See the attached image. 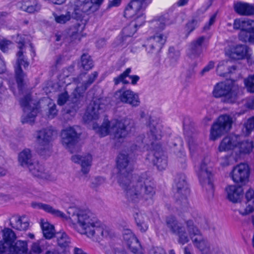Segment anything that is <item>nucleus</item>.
<instances>
[{"label":"nucleus","mask_w":254,"mask_h":254,"mask_svg":"<svg viewBox=\"0 0 254 254\" xmlns=\"http://www.w3.org/2000/svg\"><path fill=\"white\" fill-rule=\"evenodd\" d=\"M151 254H165L164 250L161 248H155L151 251Z\"/></svg>","instance_id":"60"},{"label":"nucleus","mask_w":254,"mask_h":254,"mask_svg":"<svg viewBox=\"0 0 254 254\" xmlns=\"http://www.w3.org/2000/svg\"><path fill=\"white\" fill-rule=\"evenodd\" d=\"M137 21L131 20L130 23L125 27L122 32V42L128 45L132 41V36L136 32L137 28L143 24H138Z\"/></svg>","instance_id":"22"},{"label":"nucleus","mask_w":254,"mask_h":254,"mask_svg":"<svg viewBox=\"0 0 254 254\" xmlns=\"http://www.w3.org/2000/svg\"><path fill=\"white\" fill-rule=\"evenodd\" d=\"M254 147L253 142L252 141H245L242 142L240 138V143L237 145L239 151L243 153H250Z\"/></svg>","instance_id":"39"},{"label":"nucleus","mask_w":254,"mask_h":254,"mask_svg":"<svg viewBox=\"0 0 254 254\" xmlns=\"http://www.w3.org/2000/svg\"><path fill=\"white\" fill-rule=\"evenodd\" d=\"M43 241H37L33 243L30 246V250L26 254H41L43 252Z\"/></svg>","instance_id":"41"},{"label":"nucleus","mask_w":254,"mask_h":254,"mask_svg":"<svg viewBox=\"0 0 254 254\" xmlns=\"http://www.w3.org/2000/svg\"><path fill=\"white\" fill-rule=\"evenodd\" d=\"M123 237L124 241L129 249L134 250L139 246L137 239L130 230H125L123 233Z\"/></svg>","instance_id":"31"},{"label":"nucleus","mask_w":254,"mask_h":254,"mask_svg":"<svg viewBox=\"0 0 254 254\" xmlns=\"http://www.w3.org/2000/svg\"><path fill=\"white\" fill-rule=\"evenodd\" d=\"M114 97L118 102L128 104L133 107H137L140 104L138 94L129 89L121 88L117 90L115 93Z\"/></svg>","instance_id":"16"},{"label":"nucleus","mask_w":254,"mask_h":254,"mask_svg":"<svg viewBox=\"0 0 254 254\" xmlns=\"http://www.w3.org/2000/svg\"><path fill=\"white\" fill-rule=\"evenodd\" d=\"M31 206L35 209H42L45 212L50 213L55 216L59 217L63 220H69L71 222L69 216L67 217L64 212L58 209H55L49 204L41 202H33L31 203ZM70 209V208L68 209V212ZM68 213L69 214L68 212Z\"/></svg>","instance_id":"23"},{"label":"nucleus","mask_w":254,"mask_h":254,"mask_svg":"<svg viewBox=\"0 0 254 254\" xmlns=\"http://www.w3.org/2000/svg\"><path fill=\"white\" fill-rule=\"evenodd\" d=\"M54 131L50 127L37 130L34 137L39 153L44 155L50 152L52 147Z\"/></svg>","instance_id":"10"},{"label":"nucleus","mask_w":254,"mask_h":254,"mask_svg":"<svg viewBox=\"0 0 254 254\" xmlns=\"http://www.w3.org/2000/svg\"><path fill=\"white\" fill-rule=\"evenodd\" d=\"M197 24V21L195 20H192L189 21L185 26V30L188 34L191 32L196 27Z\"/></svg>","instance_id":"52"},{"label":"nucleus","mask_w":254,"mask_h":254,"mask_svg":"<svg viewBox=\"0 0 254 254\" xmlns=\"http://www.w3.org/2000/svg\"><path fill=\"white\" fill-rule=\"evenodd\" d=\"M167 227L178 237L179 244L184 245L191 239L194 245L201 252L202 254H216L219 249L217 247L210 245L203 238L200 231L194 226L191 220L186 222V228L182 227L180 224L172 216L166 218Z\"/></svg>","instance_id":"2"},{"label":"nucleus","mask_w":254,"mask_h":254,"mask_svg":"<svg viewBox=\"0 0 254 254\" xmlns=\"http://www.w3.org/2000/svg\"><path fill=\"white\" fill-rule=\"evenodd\" d=\"M117 166L119 170L118 182L126 191L128 199L134 202L141 199L152 198L155 193L153 183L148 179L134 178L132 182L129 172L131 171L127 154L120 153L117 158Z\"/></svg>","instance_id":"1"},{"label":"nucleus","mask_w":254,"mask_h":254,"mask_svg":"<svg viewBox=\"0 0 254 254\" xmlns=\"http://www.w3.org/2000/svg\"><path fill=\"white\" fill-rule=\"evenodd\" d=\"M25 37L24 36L19 37V36H18L16 39V42L18 44V47L19 48V51L16 54L17 61L15 65V73L16 82L19 90L22 89L23 85V78L25 75L21 68V66L22 65L24 68H26L29 65V63L25 59L23 55L25 48L24 45L25 43Z\"/></svg>","instance_id":"9"},{"label":"nucleus","mask_w":254,"mask_h":254,"mask_svg":"<svg viewBox=\"0 0 254 254\" xmlns=\"http://www.w3.org/2000/svg\"><path fill=\"white\" fill-rule=\"evenodd\" d=\"M114 254H135V253L133 252L127 253L122 249L116 248L114 250Z\"/></svg>","instance_id":"61"},{"label":"nucleus","mask_w":254,"mask_h":254,"mask_svg":"<svg viewBox=\"0 0 254 254\" xmlns=\"http://www.w3.org/2000/svg\"><path fill=\"white\" fill-rule=\"evenodd\" d=\"M20 104L24 111L22 117V123L33 122L38 112V105H36L34 101L31 99L29 95L22 99Z\"/></svg>","instance_id":"13"},{"label":"nucleus","mask_w":254,"mask_h":254,"mask_svg":"<svg viewBox=\"0 0 254 254\" xmlns=\"http://www.w3.org/2000/svg\"><path fill=\"white\" fill-rule=\"evenodd\" d=\"M146 216L141 212L136 213L135 219L138 229L142 232H145L148 229V225L145 222Z\"/></svg>","instance_id":"40"},{"label":"nucleus","mask_w":254,"mask_h":254,"mask_svg":"<svg viewBox=\"0 0 254 254\" xmlns=\"http://www.w3.org/2000/svg\"><path fill=\"white\" fill-rule=\"evenodd\" d=\"M221 165L223 166H227L230 164V161L229 160V157L228 156H225L221 159Z\"/></svg>","instance_id":"63"},{"label":"nucleus","mask_w":254,"mask_h":254,"mask_svg":"<svg viewBox=\"0 0 254 254\" xmlns=\"http://www.w3.org/2000/svg\"><path fill=\"white\" fill-rule=\"evenodd\" d=\"M205 40V37L201 36L193 41L190 45V50L191 54L194 56H199L202 52V44Z\"/></svg>","instance_id":"35"},{"label":"nucleus","mask_w":254,"mask_h":254,"mask_svg":"<svg viewBox=\"0 0 254 254\" xmlns=\"http://www.w3.org/2000/svg\"><path fill=\"white\" fill-rule=\"evenodd\" d=\"M18 162L21 166L27 168L33 163L32 154L30 149H25L20 152L18 155Z\"/></svg>","instance_id":"34"},{"label":"nucleus","mask_w":254,"mask_h":254,"mask_svg":"<svg viewBox=\"0 0 254 254\" xmlns=\"http://www.w3.org/2000/svg\"><path fill=\"white\" fill-rule=\"evenodd\" d=\"M214 66V63L212 61L210 62L208 64L205 66L203 69L201 71V74L202 75L204 74V73L209 71L210 69H212Z\"/></svg>","instance_id":"58"},{"label":"nucleus","mask_w":254,"mask_h":254,"mask_svg":"<svg viewBox=\"0 0 254 254\" xmlns=\"http://www.w3.org/2000/svg\"><path fill=\"white\" fill-rule=\"evenodd\" d=\"M81 66L86 70H88L93 66V61L90 57L87 54H83L81 58Z\"/></svg>","instance_id":"43"},{"label":"nucleus","mask_w":254,"mask_h":254,"mask_svg":"<svg viewBox=\"0 0 254 254\" xmlns=\"http://www.w3.org/2000/svg\"><path fill=\"white\" fill-rule=\"evenodd\" d=\"M245 30L253 34L254 35V21L250 19L247 20Z\"/></svg>","instance_id":"56"},{"label":"nucleus","mask_w":254,"mask_h":254,"mask_svg":"<svg viewBox=\"0 0 254 254\" xmlns=\"http://www.w3.org/2000/svg\"><path fill=\"white\" fill-rule=\"evenodd\" d=\"M251 49L246 45H238L233 46L226 51V54L232 59L240 60L251 58Z\"/></svg>","instance_id":"20"},{"label":"nucleus","mask_w":254,"mask_h":254,"mask_svg":"<svg viewBox=\"0 0 254 254\" xmlns=\"http://www.w3.org/2000/svg\"><path fill=\"white\" fill-rule=\"evenodd\" d=\"M241 91V87L234 81L227 80L217 83L212 92L214 97L221 99V101L229 104L236 102Z\"/></svg>","instance_id":"6"},{"label":"nucleus","mask_w":254,"mask_h":254,"mask_svg":"<svg viewBox=\"0 0 254 254\" xmlns=\"http://www.w3.org/2000/svg\"><path fill=\"white\" fill-rule=\"evenodd\" d=\"M56 237L58 245L62 248L66 249L70 244V240L64 232H59L57 234Z\"/></svg>","instance_id":"37"},{"label":"nucleus","mask_w":254,"mask_h":254,"mask_svg":"<svg viewBox=\"0 0 254 254\" xmlns=\"http://www.w3.org/2000/svg\"><path fill=\"white\" fill-rule=\"evenodd\" d=\"M253 203L254 204L252 206H251V205L249 204L246 207L245 212L244 213V214H247L254 211V200L253 201Z\"/></svg>","instance_id":"64"},{"label":"nucleus","mask_w":254,"mask_h":254,"mask_svg":"<svg viewBox=\"0 0 254 254\" xmlns=\"http://www.w3.org/2000/svg\"><path fill=\"white\" fill-rule=\"evenodd\" d=\"M71 223L77 230L88 237L106 238L110 235L108 227L103 224L89 211L71 208L68 211Z\"/></svg>","instance_id":"3"},{"label":"nucleus","mask_w":254,"mask_h":254,"mask_svg":"<svg viewBox=\"0 0 254 254\" xmlns=\"http://www.w3.org/2000/svg\"><path fill=\"white\" fill-rule=\"evenodd\" d=\"M225 190L227 198L233 202L240 201L243 197V190L241 187L236 185L229 186L226 188Z\"/></svg>","instance_id":"27"},{"label":"nucleus","mask_w":254,"mask_h":254,"mask_svg":"<svg viewBox=\"0 0 254 254\" xmlns=\"http://www.w3.org/2000/svg\"><path fill=\"white\" fill-rule=\"evenodd\" d=\"M254 129V117L249 118L245 123L242 129L243 132L246 135H249Z\"/></svg>","instance_id":"48"},{"label":"nucleus","mask_w":254,"mask_h":254,"mask_svg":"<svg viewBox=\"0 0 254 254\" xmlns=\"http://www.w3.org/2000/svg\"><path fill=\"white\" fill-rule=\"evenodd\" d=\"M254 190H252V189H250L246 193V198L247 199L248 202H250L251 200H253L252 201V204L249 203V204L251 205V206H252L253 205V201L254 200Z\"/></svg>","instance_id":"57"},{"label":"nucleus","mask_w":254,"mask_h":254,"mask_svg":"<svg viewBox=\"0 0 254 254\" xmlns=\"http://www.w3.org/2000/svg\"><path fill=\"white\" fill-rule=\"evenodd\" d=\"M74 12L75 18L80 19L91 11V2L89 0H75Z\"/></svg>","instance_id":"21"},{"label":"nucleus","mask_w":254,"mask_h":254,"mask_svg":"<svg viewBox=\"0 0 254 254\" xmlns=\"http://www.w3.org/2000/svg\"><path fill=\"white\" fill-rule=\"evenodd\" d=\"M240 143V136L231 135L224 137L220 143L218 150L220 152L227 151L237 148Z\"/></svg>","instance_id":"25"},{"label":"nucleus","mask_w":254,"mask_h":254,"mask_svg":"<svg viewBox=\"0 0 254 254\" xmlns=\"http://www.w3.org/2000/svg\"><path fill=\"white\" fill-rule=\"evenodd\" d=\"M212 163L209 157L204 158L198 166L196 171L200 183L203 187L211 192L213 190L212 183Z\"/></svg>","instance_id":"8"},{"label":"nucleus","mask_w":254,"mask_h":254,"mask_svg":"<svg viewBox=\"0 0 254 254\" xmlns=\"http://www.w3.org/2000/svg\"><path fill=\"white\" fill-rule=\"evenodd\" d=\"M2 232L0 254H26L28 250L27 241L16 240V234L10 228H4Z\"/></svg>","instance_id":"5"},{"label":"nucleus","mask_w":254,"mask_h":254,"mask_svg":"<svg viewBox=\"0 0 254 254\" xmlns=\"http://www.w3.org/2000/svg\"><path fill=\"white\" fill-rule=\"evenodd\" d=\"M11 44V42L4 39L0 38V49L3 52H5L8 49V46Z\"/></svg>","instance_id":"54"},{"label":"nucleus","mask_w":254,"mask_h":254,"mask_svg":"<svg viewBox=\"0 0 254 254\" xmlns=\"http://www.w3.org/2000/svg\"><path fill=\"white\" fill-rule=\"evenodd\" d=\"M122 0H110L109 4V7H116L118 6Z\"/></svg>","instance_id":"62"},{"label":"nucleus","mask_w":254,"mask_h":254,"mask_svg":"<svg viewBox=\"0 0 254 254\" xmlns=\"http://www.w3.org/2000/svg\"><path fill=\"white\" fill-rule=\"evenodd\" d=\"M68 99V95L66 92L61 93L59 95L58 104L59 105H63L65 103Z\"/></svg>","instance_id":"55"},{"label":"nucleus","mask_w":254,"mask_h":254,"mask_svg":"<svg viewBox=\"0 0 254 254\" xmlns=\"http://www.w3.org/2000/svg\"><path fill=\"white\" fill-rule=\"evenodd\" d=\"M97 76L98 73L94 71L89 75L87 80H84L82 78L83 77H85V75L84 74H80L77 80L79 83L82 82L83 85L81 87L78 86L76 88L75 91L78 92L79 95H80L81 93L85 91L87 87L94 81Z\"/></svg>","instance_id":"29"},{"label":"nucleus","mask_w":254,"mask_h":254,"mask_svg":"<svg viewBox=\"0 0 254 254\" xmlns=\"http://www.w3.org/2000/svg\"><path fill=\"white\" fill-rule=\"evenodd\" d=\"M247 23V20H244L243 19H235L233 24L234 29L237 30L240 29L241 31L245 30Z\"/></svg>","instance_id":"51"},{"label":"nucleus","mask_w":254,"mask_h":254,"mask_svg":"<svg viewBox=\"0 0 254 254\" xmlns=\"http://www.w3.org/2000/svg\"><path fill=\"white\" fill-rule=\"evenodd\" d=\"M188 142L190 153L191 155H194L200 150L199 144L195 135L188 137Z\"/></svg>","instance_id":"38"},{"label":"nucleus","mask_w":254,"mask_h":254,"mask_svg":"<svg viewBox=\"0 0 254 254\" xmlns=\"http://www.w3.org/2000/svg\"><path fill=\"white\" fill-rule=\"evenodd\" d=\"M232 125V119L229 116H220L211 127L210 139L212 140L217 139L224 133L229 131Z\"/></svg>","instance_id":"11"},{"label":"nucleus","mask_w":254,"mask_h":254,"mask_svg":"<svg viewBox=\"0 0 254 254\" xmlns=\"http://www.w3.org/2000/svg\"><path fill=\"white\" fill-rule=\"evenodd\" d=\"M30 173L35 177L47 179L49 177L48 172L46 171L44 166L38 162H33L28 167Z\"/></svg>","instance_id":"30"},{"label":"nucleus","mask_w":254,"mask_h":254,"mask_svg":"<svg viewBox=\"0 0 254 254\" xmlns=\"http://www.w3.org/2000/svg\"><path fill=\"white\" fill-rule=\"evenodd\" d=\"M153 163L160 170H163L167 166V160L166 156L161 150L156 151L154 154Z\"/></svg>","instance_id":"33"},{"label":"nucleus","mask_w":254,"mask_h":254,"mask_svg":"<svg viewBox=\"0 0 254 254\" xmlns=\"http://www.w3.org/2000/svg\"><path fill=\"white\" fill-rule=\"evenodd\" d=\"M105 100L102 98H94L87 107L83 116L84 121L89 123L96 120L99 118L100 114L103 112L105 108Z\"/></svg>","instance_id":"12"},{"label":"nucleus","mask_w":254,"mask_h":254,"mask_svg":"<svg viewBox=\"0 0 254 254\" xmlns=\"http://www.w3.org/2000/svg\"><path fill=\"white\" fill-rule=\"evenodd\" d=\"M105 183V179L100 177H95L92 179L91 184L93 188L97 187Z\"/></svg>","instance_id":"53"},{"label":"nucleus","mask_w":254,"mask_h":254,"mask_svg":"<svg viewBox=\"0 0 254 254\" xmlns=\"http://www.w3.org/2000/svg\"><path fill=\"white\" fill-rule=\"evenodd\" d=\"M79 136L74 127H67L62 131V143L66 148H70L77 142Z\"/></svg>","instance_id":"19"},{"label":"nucleus","mask_w":254,"mask_h":254,"mask_svg":"<svg viewBox=\"0 0 254 254\" xmlns=\"http://www.w3.org/2000/svg\"><path fill=\"white\" fill-rule=\"evenodd\" d=\"M235 11L242 15H251L254 14V5L248 3L237 2L234 5Z\"/></svg>","instance_id":"32"},{"label":"nucleus","mask_w":254,"mask_h":254,"mask_svg":"<svg viewBox=\"0 0 254 254\" xmlns=\"http://www.w3.org/2000/svg\"><path fill=\"white\" fill-rule=\"evenodd\" d=\"M174 188L177 190L176 196L178 198V203L181 204L183 202L186 205L188 203L187 197L190 193V190L187 187L186 177L184 174L177 176Z\"/></svg>","instance_id":"15"},{"label":"nucleus","mask_w":254,"mask_h":254,"mask_svg":"<svg viewBox=\"0 0 254 254\" xmlns=\"http://www.w3.org/2000/svg\"><path fill=\"white\" fill-rule=\"evenodd\" d=\"M53 16L56 22L60 24H64L71 18V15L69 12H67L65 14H61L60 15L54 13Z\"/></svg>","instance_id":"49"},{"label":"nucleus","mask_w":254,"mask_h":254,"mask_svg":"<svg viewBox=\"0 0 254 254\" xmlns=\"http://www.w3.org/2000/svg\"><path fill=\"white\" fill-rule=\"evenodd\" d=\"M148 126L149 132L148 136L144 138L143 142L147 145L153 146L154 141L160 139L162 136L163 126L157 121L150 119Z\"/></svg>","instance_id":"17"},{"label":"nucleus","mask_w":254,"mask_h":254,"mask_svg":"<svg viewBox=\"0 0 254 254\" xmlns=\"http://www.w3.org/2000/svg\"><path fill=\"white\" fill-rule=\"evenodd\" d=\"M41 227L44 236L48 239H51L55 235V229L53 225L44 220H41Z\"/></svg>","instance_id":"36"},{"label":"nucleus","mask_w":254,"mask_h":254,"mask_svg":"<svg viewBox=\"0 0 254 254\" xmlns=\"http://www.w3.org/2000/svg\"><path fill=\"white\" fill-rule=\"evenodd\" d=\"M17 6L29 13L38 12L41 9V5L37 0H22L17 3Z\"/></svg>","instance_id":"26"},{"label":"nucleus","mask_w":254,"mask_h":254,"mask_svg":"<svg viewBox=\"0 0 254 254\" xmlns=\"http://www.w3.org/2000/svg\"><path fill=\"white\" fill-rule=\"evenodd\" d=\"M167 36L161 32H156L147 39L143 45L149 54H157L166 42Z\"/></svg>","instance_id":"14"},{"label":"nucleus","mask_w":254,"mask_h":254,"mask_svg":"<svg viewBox=\"0 0 254 254\" xmlns=\"http://www.w3.org/2000/svg\"><path fill=\"white\" fill-rule=\"evenodd\" d=\"M58 111L56 109V105L54 103H49L48 104V111L46 114L49 119H53L57 115Z\"/></svg>","instance_id":"50"},{"label":"nucleus","mask_w":254,"mask_h":254,"mask_svg":"<svg viewBox=\"0 0 254 254\" xmlns=\"http://www.w3.org/2000/svg\"><path fill=\"white\" fill-rule=\"evenodd\" d=\"M216 13H214L211 16V17L209 19L208 24H206L204 27V29L205 30H208L209 29L210 26L211 25H212L214 23L215 19H216Z\"/></svg>","instance_id":"59"},{"label":"nucleus","mask_w":254,"mask_h":254,"mask_svg":"<svg viewBox=\"0 0 254 254\" xmlns=\"http://www.w3.org/2000/svg\"><path fill=\"white\" fill-rule=\"evenodd\" d=\"M153 24L156 29L163 30L165 29L166 25L170 24V23L166 18L161 17L158 19L154 20L153 22Z\"/></svg>","instance_id":"47"},{"label":"nucleus","mask_w":254,"mask_h":254,"mask_svg":"<svg viewBox=\"0 0 254 254\" xmlns=\"http://www.w3.org/2000/svg\"><path fill=\"white\" fill-rule=\"evenodd\" d=\"M133 127L132 121L125 119L121 121L107 120L104 121L100 127L96 123L93 124V129L101 137L113 133L114 139L119 142H123Z\"/></svg>","instance_id":"4"},{"label":"nucleus","mask_w":254,"mask_h":254,"mask_svg":"<svg viewBox=\"0 0 254 254\" xmlns=\"http://www.w3.org/2000/svg\"><path fill=\"white\" fill-rule=\"evenodd\" d=\"M250 174L249 166L246 163H240L233 169L231 177L236 183L245 184L249 181Z\"/></svg>","instance_id":"18"},{"label":"nucleus","mask_w":254,"mask_h":254,"mask_svg":"<svg viewBox=\"0 0 254 254\" xmlns=\"http://www.w3.org/2000/svg\"><path fill=\"white\" fill-rule=\"evenodd\" d=\"M244 83L247 91L254 93V74L250 75L245 78Z\"/></svg>","instance_id":"46"},{"label":"nucleus","mask_w":254,"mask_h":254,"mask_svg":"<svg viewBox=\"0 0 254 254\" xmlns=\"http://www.w3.org/2000/svg\"><path fill=\"white\" fill-rule=\"evenodd\" d=\"M84 28V26L83 24L76 23L69 29L68 34L72 38L76 39L81 34Z\"/></svg>","instance_id":"42"},{"label":"nucleus","mask_w":254,"mask_h":254,"mask_svg":"<svg viewBox=\"0 0 254 254\" xmlns=\"http://www.w3.org/2000/svg\"><path fill=\"white\" fill-rule=\"evenodd\" d=\"M71 160L75 163L79 164L81 167V172L86 174L89 172L91 166L92 157L90 154L80 155L75 154L71 157Z\"/></svg>","instance_id":"24"},{"label":"nucleus","mask_w":254,"mask_h":254,"mask_svg":"<svg viewBox=\"0 0 254 254\" xmlns=\"http://www.w3.org/2000/svg\"><path fill=\"white\" fill-rule=\"evenodd\" d=\"M131 72L130 68H127L123 73L121 74L119 76L114 78V82L115 85H118L122 82L124 84H128L129 82L126 80V78L129 76V74Z\"/></svg>","instance_id":"44"},{"label":"nucleus","mask_w":254,"mask_h":254,"mask_svg":"<svg viewBox=\"0 0 254 254\" xmlns=\"http://www.w3.org/2000/svg\"><path fill=\"white\" fill-rule=\"evenodd\" d=\"M10 225L15 230L26 231L29 227V222L25 216H13L10 219Z\"/></svg>","instance_id":"28"},{"label":"nucleus","mask_w":254,"mask_h":254,"mask_svg":"<svg viewBox=\"0 0 254 254\" xmlns=\"http://www.w3.org/2000/svg\"><path fill=\"white\" fill-rule=\"evenodd\" d=\"M152 0H132L126 7L124 16L137 21L140 24H144L145 16L144 10Z\"/></svg>","instance_id":"7"},{"label":"nucleus","mask_w":254,"mask_h":254,"mask_svg":"<svg viewBox=\"0 0 254 254\" xmlns=\"http://www.w3.org/2000/svg\"><path fill=\"white\" fill-rule=\"evenodd\" d=\"M239 39L243 42L254 44V35L246 30H241L239 35Z\"/></svg>","instance_id":"45"}]
</instances>
